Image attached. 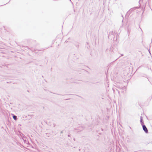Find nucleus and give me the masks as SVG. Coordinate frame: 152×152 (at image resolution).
Segmentation results:
<instances>
[{"mask_svg": "<svg viewBox=\"0 0 152 152\" xmlns=\"http://www.w3.org/2000/svg\"><path fill=\"white\" fill-rule=\"evenodd\" d=\"M142 129L144 132L146 133H148V130L145 125L144 124L142 125Z\"/></svg>", "mask_w": 152, "mask_h": 152, "instance_id": "obj_1", "label": "nucleus"}, {"mask_svg": "<svg viewBox=\"0 0 152 152\" xmlns=\"http://www.w3.org/2000/svg\"><path fill=\"white\" fill-rule=\"evenodd\" d=\"M56 126L55 124H53V126H54H54Z\"/></svg>", "mask_w": 152, "mask_h": 152, "instance_id": "obj_6", "label": "nucleus"}, {"mask_svg": "<svg viewBox=\"0 0 152 152\" xmlns=\"http://www.w3.org/2000/svg\"><path fill=\"white\" fill-rule=\"evenodd\" d=\"M68 137H70V135H68Z\"/></svg>", "mask_w": 152, "mask_h": 152, "instance_id": "obj_7", "label": "nucleus"}, {"mask_svg": "<svg viewBox=\"0 0 152 152\" xmlns=\"http://www.w3.org/2000/svg\"><path fill=\"white\" fill-rule=\"evenodd\" d=\"M62 132H62V131H61V133H62Z\"/></svg>", "mask_w": 152, "mask_h": 152, "instance_id": "obj_10", "label": "nucleus"}, {"mask_svg": "<svg viewBox=\"0 0 152 152\" xmlns=\"http://www.w3.org/2000/svg\"><path fill=\"white\" fill-rule=\"evenodd\" d=\"M68 42V41H67V40H66V41H65V42Z\"/></svg>", "mask_w": 152, "mask_h": 152, "instance_id": "obj_8", "label": "nucleus"}, {"mask_svg": "<svg viewBox=\"0 0 152 152\" xmlns=\"http://www.w3.org/2000/svg\"><path fill=\"white\" fill-rule=\"evenodd\" d=\"M116 87L119 89H124L125 88V87H124V86H118V85H117V86H116Z\"/></svg>", "mask_w": 152, "mask_h": 152, "instance_id": "obj_3", "label": "nucleus"}, {"mask_svg": "<svg viewBox=\"0 0 152 152\" xmlns=\"http://www.w3.org/2000/svg\"><path fill=\"white\" fill-rule=\"evenodd\" d=\"M113 91L114 93H116L117 92H118V94H119V91L115 87H113Z\"/></svg>", "mask_w": 152, "mask_h": 152, "instance_id": "obj_2", "label": "nucleus"}, {"mask_svg": "<svg viewBox=\"0 0 152 152\" xmlns=\"http://www.w3.org/2000/svg\"><path fill=\"white\" fill-rule=\"evenodd\" d=\"M140 122L142 125H144L143 121V120L142 117H141L140 118Z\"/></svg>", "mask_w": 152, "mask_h": 152, "instance_id": "obj_4", "label": "nucleus"}, {"mask_svg": "<svg viewBox=\"0 0 152 152\" xmlns=\"http://www.w3.org/2000/svg\"><path fill=\"white\" fill-rule=\"evenodd\" d=\"M13 119L15 120H17V116L16 115H13Z\"/></svg>", "mask_w": 152, "mask_h": 152, "instance_id": "obj_5", "label": "nucleus"}, {"mask_svg": "<svg viewBox=\"0 0 152 152\" xmlns=\"http://www.w3.org/2000/svg\"><path fill=\"white\" fill-rule=\"evenodd\" d=\"M74 141H75V139H74Z\"/></svg>", "mask_w": 152, "mask_h": 152, "instance_id": "obj_12", "label": "nucleus"}, {"mask_svg": "<svg viewBox=\"0 0 152 152\" xmlns=\"http://www.w3.org/2000/svg\"><path fill=\"white\" fill-rule=\"evenodd\" d=\"M149 53L151 54V53H150V51H149Z\"/></svg>", "mask_w": 152, "mask_h": 152, "instance_id": "obj_9", "label": "nucleus"}, {"mask_svg": "<svg viewBox=\"0 0 152 152\" xmlns=\"http://www.w3.org/2000/svg\"><path fill=\"white\" fill-rule=\"evenodd\" d=\"M123 54H122V55H121V56H123Z\"/></svg>", "mask_w": 152, "mask_h": 152, "instance_id": "obj_11", "label": "nucleus"}]
</instances>
